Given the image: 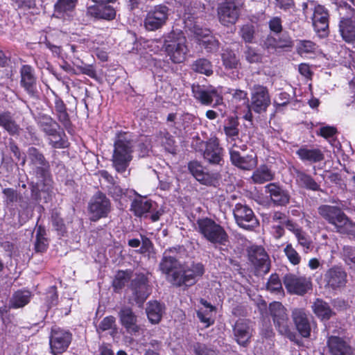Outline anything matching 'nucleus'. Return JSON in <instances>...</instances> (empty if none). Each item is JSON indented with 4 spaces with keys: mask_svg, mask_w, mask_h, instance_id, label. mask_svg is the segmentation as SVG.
Returning <instances> with one entry per match:
<instances>
[{
    "mask_svg": "<svg viewBox=\"0 0 355 355\" xmlns=\"http://www.w3.org/2000/svg\"><path fill=\"white\" fill-rule=\"evenodd\" d=\"M159 269L166 275L167 280L176 286H192L204 273L201 263L182 266L175 258L167 255L166 252L159 263Z\"/></svg>",
    "mask_w": 355,
    "mask_h": 355,
    "instance_id": "f257e3e1",
    "label": "nucleus"
},
{
    "mask_svg": "<svg viewBox=\"0 0 355 355\" xmlns=\"http://www.w3.org/2000/svg\"><path fill=\"white\" fill-rule=\"evenodd\" d=\"M134 137L129 132H121L114 142L113 165L119 173H123L132 159Z\"/></svg>",
    "mask_w": 355,
    "mask_h": 355,
    "instance_id": "7ed1b4c3",
    "label": "nucleus"
},
{
    "mask_svg": "<svg viewBox=\"0 0 355 355\" xmlns=\"http://www.w3.org/2000/svg\"><path fill=\"white\" fill-rule=\"evenodd\" d=\"M146 313L150 322L153 324H157L162 318V306L157 301L150 302L146 308Z\"/></svg>",
    "mask_w": 355,
    "mask_h": 355,
    "instance_id": "c03bdc74",
    "label": "nucleus"
},
{
    "mask_svg": "<svg viewBox=\"0 0 355 355\" xmlns=\"http://www.w3.org/2000/svg\"><path fill=\"white\" fill-rule=\"evenodd\" d=\"M266 193L269 194L272 202L279 206L286 205L290 200L288 192L276 183H270L265 187Z\"/></svg>",
    "mask_w": 355,
    "mask_h": 355,
    "instance_id": "cd10ccee",
    "label": "nucleus"
},
{
    "mask_svg": "<svg viewBox=\"0 0 355 355\" xmlns=\"http://www.w3.org/2000/svg\"><path fill=\"white\" fill-rule=\"evenodd\" d=\"M186 37L181 31H173L164 39V46L167 55L174 63H182L189 51Z\"/></svg>",
    "mask_w": 355,
    "mask_h": 355,
    "instance_id": "39448f33",
    "label": "nucleus"
},
{
    "mask_svg": "<svg viewBox=\"0 0 355 355\" xmlns=\"http://www.w3.org/2000/svg\"><path fill=\"white\" fill-rule=\"evenodd\" d=\"M196 230L211 243L225 245L227 241L228 236L224 227L209 218L198 219Z\"/></svg>",
    "mask_w": 355,
    "mask_h": 355,
    "instance_id": "423d86ee",
    "label": "nucleus"
},
{
    "mask_svg": "<svg viewBox=\"0 0 355 355\" xmlns=\"http://www.w3.org/2000/svg\"><path fill=\"white\" fill-rule=\"evenodd\" d=\"M130 290L132 299H130V301L132 300L141 306L150 294L147 277L142 273L137 275L131 282Z\"/></svg>",
    "mask_w": 355,
    "mask_h": 355,
    "instance_id": "a211bd4d",
    "label": "nucleus"
},
{
    "mask_svg": "<svg viewBox=\"0 0 355 355\" xmlns=\"http://www.w3.org/2000/svg\"><path fill=\"white\" fill-rule=\"evenodd\" d=\"M120 323L128 334L135 336L141 330L138 318L129 306H122L119 312Z\"/></svg>",
    "mask_w": 355,
    "mask_h": 355,
    "instance_id": "aec40b11",
    "label": "nucleus"
},
{
    "mask_svg": "<svg viewBox=\"0 0 355 355\" xmlns=\"http://www.w3.org/2000/svg\"><path fill=\"white\" fill-rule=\"evenodd\" d=\"M155 141L163 146L166 150L173 153L175 150V140L166 129L160 130L155 137Z\"/></svg>",
    "mask_w": 355,
    "mask_h": 355,
    "instance_id": "a19ab883",
    "label": "nucleus"
},
{
    "mask_svg": "<svg viewBox=\"0 0 355 355\" xmlns=\"http://www.w3.org/2000/svg\"><path fill=\"white\" fill-rule=\"evenodd\" d=\"M202 305L197 311V316L200 321L208 327L214 323L215 320V307L204 300H201Z\"/></svg>",
    "mask_w": 355,
    "mask_h": 355,
    "instance_id": "f704fd0d",
    "label": "nucleus"
},
{
    "mask_svg": "<svg viewBox=\"0 0 355 355\" xmlns=\"http://www.w3.org/2000/svg\"><path fill=\"white\" fill-rule=\"evenodd\" d=\"M274 178V173L265 165L259 167L252 174V179L254 183L263 184Z\"/></svg>",
    "mask_w": 355,
    "mask_h": 355,
    "instance_id": "37998d69",
    "label": "nucleus"
},
{
    "mask_svg": "<svg viewBox=\"0 0 355 355\" xmlns=\"http://www.w3.org/2000/svg\"><path fill=\"white\" fill-rule=\"evenodd\" d=\"M284 252L289 260L293 265H297L301 261V257L297 252L293 248L291 244H288L284 248Z\"/></svg>",
    "mask_w": 355,
    "mask_h": 355,
    "instance_id": "13d9d810",
    "label": "nucleus"
},
{
    "mask_svg": "<svg viewBox=\"0 0 355 355\" xmlns=\"http://www.w3.org/2000/svg\"><path fill=\"white\" fill-rule=\"evenodd\" d=\"M15 6L19 9L28 10L35 7V2L34 0H12Z\"/></svg>",
    "mask_w": 355,
    "mask_h": 355,
    "instance_id": "0e129e2a",
    "label": "nucleus"
},
{
    "mask_svg": "<svg viewBox=\"0 0 355 355\" xmlns=\"http://www.w3.org/2000/svg\"><path fill=\"white\" fill-rule=\"evenodd\" d=\"M294 172L296 183L300 187L312 191H318L320 189V185L311 175L297 168H294Z\"/></svg>",
    "mask_w": 355,
    "mask_h": 355,
    "instance_id": "4c0bfd02",
    "label": "nucleus"
},
{
    "mask_svg": "<svg viewBox=\"0 0 355 355\" xmlns=\"http://www.w3.org/2000/svg\"><path fill=\"white\" fill-rule=\"evenodd\" d=\"M97 6L96 17L105 19H112L116 15L115 10L110 6H103L104 3H99Z\"/></svg>",
    "mask_w": 355,
    "mask_h": 355,
    "instance_id": "3c124183",
    "label": "nucleus"
},
{
    "mask_svg": "<svg viewBox=\"0 0 355 355\" xmlns=\"http://www.w3.org/2000/svg\"><path fill=\"white\" fill-rule=\"evenodd\" d=\"M76 1L77 0H58L54 6L53 15L58 18H64L74 8Z\"/></svg>",
    "mask_w": 355,
    "mask_h": 355,
    "instance_id": "ea45409f",
    "label": "nucleus"
},
{
    "mask_svg": "<svg viewBox=\"0 0 355 355\" xmlns=\"http://www.w3.org/2000/svg\"><path fill=\"white\" fill-rule=\"evenodd\" d=\"M223 64L227 71H230L228 76L232 79L239 78V60L236 54L231 50L225 49L221 53Z\"/></svg>",
    "mask_w": 355,
    "mask_h": 355,
    "instance_id": "7c9ffc66",
    "label": "nucleus"
},
{
    "mask_svg": "<svg viewBox=\"0 0 355 355\" xmlns=\"http://www.w3.org/2000/svg\"><path fill=\"white\" fill-rule=\"evenodd\" d=\"M3 202L8 209H12L14 204L21 200V196L18 193L17 190L12 188H6L3 189Z\"/></svg>",
    "mask_w": 355,
    "mask_h": 355,
    "instance_id": "a18cd8bd",
    "label": "nucleus"
},
{
    "mask_svg": "<svg viewBox=\"0 0 355 355\" xmlns=\"http://www.w3.org/2000/svg\"><path fill=\"white\" fill-rule=\"evenodd\" d=\"M185 27L193 33L198 38L200 45L204 46L207 52H216L219 49L218 41L212 35L207 28H203L196 22L190 19H187L184 21Z\"/></svg>",
    "mask_w": 355,
    "mask_h": 355,
    "instance_id": "1a4fd4ad",
    "label": "nucleus"
},
{
    "mask_svg": "<svg viewBox=\"0 0 355 355\" xmlns=\"http://www.w3.org/2000/svg\"><path fill=\"white\" fill-rule=\"evenodd\" d=\"M249 259L259 272L267 273L269 271V258L263 248L257 245L251 247Z\"/></svg>",
    "mask_w": 355,
    "mask_h": 355,
    "instance_id": "5701e85b",
    "label": "nucleus"
},
{
    "mask_svg": "<svg viewBox=\"0 0 355 355\" xmlns=\"http://www.w3.org/2000/svg\"><path fill=\"white\" fill-rule=\"evenodd\" d=\"M250 110L261 114L265 112L271 103L270 96L266 87L255 84L250 88Z\"/></svg>",
    "mask_w": 355,
    "mask_h": 355,
    "instance_id": "9d476101",
    "label": "nucleus"
},
{
    "mask_svg": "<svg viewBox=\"0 0 355 355\" xmlns=\"http://www.w3.org/2000/svg\"><path fill=\"white\" fill-rule=\"evenodd\" d=\"M342 257L345 263L350 267L355 265V248L345 245L343 248Z\"/></svg>",
    "mask_w": 355,
    "mask_h": 355,
    "instance_id": "5fc2aeb1",
    "label": "nucleus"
},
{
    "mask_svg": "<svg viewBox=\"0 0 355 355\" xmlns=\"http://www.w3.org/2000/svg\"><path fill=\"white\" fill-rule=\"evenodd\" d=\"M192 92L195 98L202 105H209L214 102V105H219L223 98L218 91L213 88H205L200 85H193Z\"/></svg>",
    "mask_w": 355,
    "mask_h": 355,
    "instance_id": "6ab92c4d",
    "label": "nucleus"
},
{
    "mask_svg": "<svg viewBox=\"0 0 355 355\" xmlns=\"http://www.w3.org/2000/svg\"><path fill=\"white\" fill-rule=\"evenodd\" d=\"M290 100V95L285 92H281L275 99V105L277 108L280 106H284L288 104Z\"/></svg>",
    "mask_w": 355,
    "mask_h": 355,
    "instance_id": "69168bd1",
    "label": "nucleus"
},
{
    "mask_svg": "<svg viewBox=\"0 0 355 355\" xmlns=\"http://www.w3.org/2000/svg\"><path fill=\"white\" fill-rule=\"evenodd\" d=\"M245 57L247 61L250 63H257L261 62L262 55L256 49L248 46L245 51Z\"/></svg>",
    "mask_w": 355,
    "mask_h": 355,
    "instance_id": "052dcab7",
    "label": "nucleus"
},
{
    "mask_svg": "<svg viewBox=\"0 0 355 355\" xmlns=\"http://www.w3.org/2000/svg\"><path fill=\"white\" fill-rule=\"evenodd\" d=\"M239 123L236 119L234 117L228 119L227 123L224 126L226 141L228 147H239L242 151H245L247 146L239 139Z\"/></svg>",
    "mask_w": 355,
    "mask_h": 355,
    "instance_id": "412c9836",
    "label": "nucleus"
},
{
    "mask_svg": "<svg viewBox=\"0 0 355 355\" xmlns=\"http://www.w3.org/2000/svg\"><path fill=\"white\" fill-rule=\"evenodd\" d=\"M31 299V293L27 290L16 291L10 300L9 307L19 309L26 306Z\"/></svg>",
    "mask_w": 355,
    "mask_h": 355,
    "instance_id": "58836bf2",
    "label": "nucleus"
},
{
    "mask_svg": "<svg viewBox=\"0 0 355 355\" xmlns=\"http://www.w3.org/2000/svg\"><path fill=\"white\" fill-rule=\"evenodd\" d=\"M318 212L323 218L334 225L336 228L342 222L345 216L339 207L327 205L319 207Z\"/></svg>",
    "mask_w": 355,
    "mask_h": 355,
    "instance_id": "c85d7f7f",
    "label": "nucleus"
},
{
    "mask_svg": "<svg viewBox=\"0 0 355 355\" xmlns=\"http://www.w3.org/2000/svg\"><path fill=\"white\" fill-rule=\"evenodd\" d=\"M169 9L165 5H157L150 8L144 21L145 28L149 31H155L162 28L168 21Z\"/></svg>",
    "mask_w": 355,
    "mask_h": 355,
    "instance_id": "6e6552de",
    "label": "nucleus"
},
{
    "mask_svg": "<svg viewBox=\"0 0 355 355\" xmlns=\"http://www.w3.org/2000/svg\"><path fill=\"white\" fill-rule=\"evenodd\" d=\"M0 127L10 135H19L21 130L19 125L15 121L14 114L8 111L0 113Z\"/></svg>",
    "mask_w": 355,
    "mask_h": 355,
    "instance_id": "72a5a7b5",
    "label": "nucleus"
},
{
    "mask_svg": "<svg viewBox=\"0 0 355 355\" xmlns=\"http://www.w3.org/2000/svg\"><path fill=\"white\" fill-rule=\"evenodd\" d=\"M110 200L101 192L96 193L90 200L89 204V211L90 219L96 221L101 218L107 216L110 211Z\"/></svg>",
    "mask_w": 355,
    "mask_h": 355,
    "instance_id": "dca6fc26",
    "label": "nucleus"
},
{
    "mask_svg": "<svg viewBox=\"0 0 355 355\" xmlns=\"http://www.w3.org/2000/svg\"><path fill=\"white\" fill-rule=\"evenodd\" d=\"M312 309L314 313L321 320H329L333 314L328 304L320 299L314 302Z\"/></svg>",
    "mask_w": 355,
    "mask_h": 355,
    "instance_id": "79ce46f5",
    "label": "nucleus"
},
{
    "mask_svg": "<svg viewBox=\"0 0 355 355\" xmlns=\"http://www.w3.org/2000/svg\"><path fill=\"white\" fill-rule=\"evenodd\" d=\"M292 317L300 334L304 338L309 337L311 333V325L305 311L300 308L294 309Z\"/></svg>",
    "mask_w": 355,
    "mask_h": 355,
    "instance_id": "2f4dec72",
    "label": "nucleus"
},
{
    "mask_svg": "<svg viewBox=\"0 0 355 355\" xmlns=\"http://www.w3.org/2000/svg\"><path fill=\"white\" fill-rule=\"evenodd\" d=\"M156 205L152 200L146 198H139L135 199L131 204V209L137 216H142L150 211H155Z\"/></svg>",
    "mask_w": 355,
    "mask_h": 355,
    "instance_id": "e433bc0d",
    "label": "nucleus"
},
{
    "mask_svg": "<svg viewBox=\"0 0 355 355\" xmlns=\"http://www.w3.org/2000/svg\"><path fill=\"white\" fill-rule=\"evenodd\" d=\"M337 232L347 234L355 239V223L350 220L346 215L336 227Z\"/></svg>",
    "mask_w": 355,
    "mask_h": 355,
    "instance_id": "49530a36",
    "label": "nucleus"
},
{
    "mask_svg": "<svg viewBox=\"0 0 355 355\" xmlns=\"http://www.w3.org/2000/svg\"><path fill=\"white\" fill-rule=\"evenodd\" d=\"M295 238L297 240L299 245H300L304 250H309L311 247V240L307 234L303 230L297 234Z\"/></svg>",
    "mask_w": 355,
    "mask_h": 355,
    "instance_id": "e2e57ef3",
    "label": "nucleus"
},
{
    "mask_svg": "<svg viewBox=\"0 0 355 355\" xmlns=\"http://www.w3.org/2000/svg\"><path fill=\"white\" fill-rule=\"evenodd\" d=\"M269 311L279 334L292 340L294 335L290 331L288 314L282 304L279 302L270 304Z\"/></svg>",
    "mask_w": 355,
    "mask_h": 355,
    "instance_id": "9b49d317",
    "label": "nucleus"
},
{
    "mask_svg": "<svg viewBox=\"0 0 355 355\" xmlns=\"http://www.w3.org/2000/svg\"><path fill=\"white\" fill-rule=\"evenodd\" d=\"M37 123L42 131L51 137L50 144L53 147L56 148L67 147V141L58 130L60 128L59 124L50 116L46 114L40 115L37 118Z\"/></svg>",
    "mask_w": 355,
    "mask_h": 355,
    "instance_id": "0eeeda50",
    "label": "nucleus"
},
{
    "mask_svg": "<svg viewBox=\"0 0 355 355\" xmlns=\"http://www.w3.org/2000/svg\"><path fill=\"white\" fill-rule=\"evenodd\" d=\"M324 279L327 286L336 290L346 285L347 273L341 267L334 266L325 272Z\"/></svg>",
    "mask_w": 355,
    "mask_h": 355,
    "instance_id": "b1692460",
    "label": "nucleus"
},
{
    "mask_svg": "<svg viewBox=\"0 0 355 355\" xmlns=\"http://www.w3.org/2000/svg\"><path fill=\"white\" fill-rule=\"evenodd\" d=\"M28 156L37 178L35 184L32 185V197L36 200H41L42 193H48L51 188V180L46 170V163L44 156L35 148L28 149Z\"/></svg>",
    "mask_w": 355,
    "mask_h": 355,
    "instance_id": "f03ea898",
    "label": "nucleus"
},
{
    "mask_svg": "<svg viewBox=\"0 0 355 355\" xmlns=\"http://www.w3.org/2000/svg\"><path fill=\"white\" fill-rule=\"evenodd\" d=\"M52 223L55 229L58 232V234L63 235L65 232V226L63 223L62 219L57 214L52 216Z\"/></svg>",
    "mask_w": 355,
    "mask_h": 355,
    "instance_id": "338daca9",
    "label": "nucleus"
},
{
    "mask_svg": "<svg viewBox=\"0 0 355 355\" xmlns=\"http://www.w3.org/2000/svg\"><path fill=\"white\" fill-rule=\"evenodd\" d=\"M189 169L193 176L201 184L211 186L214 185L218 175L205 172L202 166L198 162L193 161L189 164Z\"/></svg>",
    "mask_w": 355,
    "mask_h": 355,
    "instance_id": "bb28decb",
    "label": "nucleus"
},
{
    "mask_svg": "<svg viewBox=\"0 0 355 355\" xmlns=\"http://www.w3.org/2000/svg\"><path fill=\"white\" fill-rule=\"evenodd\" d=\"M328 346L331 355H351V347L341 338L331 336L328 340Z\"/></svg>",
    "mask_w": 355,
    "mask_h": 355,
    "instance_id": "c9c22d12",
    "label": "nucleus"
},
{
    "mask_svg": "<svg viewBox=\"0 0 355 355\" xmlns=\"http://www.w3.org/2000/svg\"><path fill=\"white\" fill-rule=\"evenodd\" d=\"M303 14L310 16L315 31L320 36L325 37L329 33V13L327 8L317 1L309 0L302 4Z\"/></svg>",
    "mask_w": 355,
    "mask_h": 355,
    "instance_id": "20e7f679",
    "label": "nucleus"
},
{
    "mask_svg": "<svg viewBox=\"0 0 355 355\" xmlns=\"http://www.w3.org/2000/svg\"><path fill=\"white\" fill-rule=\"evenodd\" d=\"M317 45L310 40L300 41L297 45V50L302 56H306L310 53H313L317 50Z\"/></svg>",
    "mask_w": 355,
    "mask_h": 355,
    "instance_id": "09e8293b",
    "label": "nucleus"
},
{
    "mask_svg": "<svg viewBox=\"0 0 355 355\" xmlns=\"http://www.w3.org/2000/svg\"><path fill=\"white\" fill-rule=\"evenodd\" d=\"M71 340V334L66 330L54 327L50 336V347L53 355H59L65 352Z\"/></svg>",
    "mask_w": 355,
    "mask_h": 355,
    "instance_id": "f3484780",
    "label": "nucleus"
},
{
    "mask_svg": "<svg viewBox=\"0 0 355 355\" xmlns=\"http://www.w3.org/2000/svg\"><path fill=\"white\" fill-rule=\"evenodd\" d=\"M291 42L289 40H284L283 42H278L275 38L272 37H268L264 42V46L269 51L270 49H276L277 48H283L289 46Z\"/></svg>",
    "mask_w": 355,
    "mask_h": 355,
    "instance_id": "4d7b16f0",
    "label": "nucleus"
},
{
    "mask_svg": "<svg viewBox=\"0 0 355 355\" xmlns=\"http://www.w3.org/2000/svg\"><path fill=\"white\" fill-rule=\"evenodd\" d=\"M230 160L233 165L242 169L250 171L257 165V157L252 155L241 156L239 147H228Z\"/></svg>",
    "mask_w": 355,
    "mask_h": 355,
    "instance_id": "4be33fe9",
    "label": "nucleus"
},
{
    "mask_svg": "<svg viewBox=\"0 0 355 355\" xmlns=\"http://www.w3.org/2000/svg\"><path fill=\"white\" fill-rule=\"evenodd\" d=\"M233 214L237 225L244 230H252L259 225L253 211L245 205L236 204Z\"/></svg>",
    "mask_w": 355,
    "mask_h": 355,
    "instance_id": "4468645a",
    "label": "nucleus"
},
{
    "mask_svg": "<svg viewBox=\"0 0 355 355\" xmlns=\"http://www.w3.org/2000/svg\"><path fill=\"white\" fill-rule=\"evenodd\" d=\"M296 155L304 163L314 164L322 161L324 158V154L319 148H308L306 146L300 147Z\"/></svg>",
    "mask_w": 355,
    "mask_h": 355,
    "instance_id": "473e14b6",
    "label": "nucleus"
},
{
    "mask_svg": "<svg viewBox=\"0 0 355 355\" xmlns=\"http://www.w3.org/2000/svg\"><path fill=\"white\" fill-rule=\"evenodd\" d=\"M48 246V240L46 238V230L39 226L36 232L35 249L37 252L44 251Z\"/></svg>",
    "mask_w": 355,
    "mask_h": 355,
    "instance_id": "8fccbe9b",
    "label": "nucleus"
},
{
    "mask_svg": "<svg viewBox=\"0 0 355 355\" xmlns=\"http://www.w3.org/2000/svg\"><path fill=\"white\" fill-rule=\"evenodd\" d=\"M284 284L291 294L303 295L311 289L312 283L310 278L287 274L284 277Z\"/></svg>",
    "mask_w": 355,
    "mask_h": 355,
    "instance_id": "2eb2a0df",
    "label": "nucleus"
},
{
    "mask_svg": "<svg viewBox=\"0 0 355 355\" xmlns=\"http://www.w3.org/2000/svg\"><path fill=\"white\" fill-rule=\"evenodd\" d=\"M267 289L272 293L282 294L283 292L282 284L279 276L277 274L270 275L267 282Z\"/></svg>",
    "mask_w": 355,
    "mask_h": 355,
    "instance_id": "603ef678",
    "label": "nucleus"
},
{
    "mask_svg": "<svg viewBox=\"0 0 355 355\" xmlns=\"http://www.w3.org/2000/svg\"><path fill=\"white\" fill-rule=\"evenodd\" d=\"M194 350L196 355H216L214 351L208 349L205 345L199 343L194 346Z\"/></svg>",
    "mask_w": 355,
    "mask_h": 355,
    "instance_id": "774afa93",
    "label": "nucleus"
},
{
    "mask_svg": "<svg viewBox=\"0 0 355 355\" xmlns=\"http://www.w3.org/2000/svg\"><path fill=\"white\" fill-rule=\"evenodd\" d=\"M193 69L196 71L206 76H210L213 73L211 63L205 58L197 60L193 64Z\"/></svg>",
    "mask_w": 355,
    "mask_h": 355,
    "instance_id": "de8ad7c7",
    "label": "nucleus"
},
{
    "mask_svg": "<svg viewBox=\"0 0 355 355\" xmlns=\"http://www.w3.org/2000/svg\"><path fill=\"white\" fill-rule=\"evenodd\" d=\"M254 35V28L252 25L243 26L240 31V35L242 39L247 43L253 42Z\"/></svg>",
    "mask_w": 355,
    "mask_h": 355,
    "instance_id": "bf43d9fd",
    "label": "nucleus"
},
{
    "mask_svg": "<svg viewBox=\"0 0 355 355\" xmlns=\"http://www.w3.org/2000/svg\"><path fill=\"white\" fill-rule=\"evenodd\" d=\"M130 278V272L127 271H119L113 281V286L114 289L116 291L121 289L128 282Z\"/></svg>",
    "mask_w": 355,
    "mask_h": 355,
    "instance_id": "864d4df0",
    "label": "nucleus"
},
{
    "mask_svg": "<svg viewBox=\"0 0 355 355\" xmlns=\"http://www.w3.org/2000/svg\"><path fill=\"white\" fill-rule=\"evenodd\" d=\"M115 318L113 316H107L103 318V320L100 322L98 327H97V331L99 332L105 331L107 330L112 329L115 326Z\"/></svg>",
    "mask_w": 355,
    "mask_h": 355,
    "instance_id": "680f3d73",
    "label": "nucleus"
},
{
    "mask_svg": "<svg viewBox=\"0 0 355 355\" xmlns=\"http://www.w3.org/2000/svg\"><path fill=\"white\" fill-rule=\"evenodd\" d=\"M20 85L31 96H35L37 92V78L34 69L28 64H24L20 69Z\"/></svg>",
    "mask_w": 355,
    "mask_h": 355,
    "instance_id": "393cba45",
    "label": "nucleus"
},
{
    "mask_svg": "<svg viewBox=\"0 0 355 355\" xmlns=\"http://www.w3.org/2000/svg\"><path fill=\"white\" fill-rule=\"evenodd\" d=\"M233 330L238 344L242 346L247 345L252 336L250 322L245 320H239L236 322Z\"/></svg>",
    "mask_w": 355,
    "mask_h": 355,
    "instance_id": "c756f323",
    "label": "nucleus"
},
{
    "mask_svg": "<svg viewBox=\"0 0 355 355\" xmlns=\"http://www.w3.org/2000/svg\"><path fill=\"white\" fill-rule=\"evenodd\" d=\"M340 8L346 10V15L340 18V35L346 42L355 44V8L347 3Z\"/></svg>",
    "mask_w": 355,
    "mask_h": 355,
    "instance_id": "ddd939ff",
    "label": "nucleus"
},
{
    "mask_svg": "<svg viewBox=\"0 0 355 355\" xmlns=\"http://www.w3.org/2000/svg\"><path fill=\"white\" fill-rule=\"evenodd\" d=\"M242 6L241 0L225 1L220 3L218 7L220 22L227 26L234 24L239 17Z\"/></svg>",
    "mask_w": 355,
    "mask_h": 355,
    "instance_id": "f8f14e48",
    "label": "nucleus"
},
{
    "mask_svg": "<svg viewBox=\"0 0 355 355\" xmlns=\"http://www.w3.org/2000/svg\"><path fill=\"white\" fill-rule=\"evenodd\" d=\"M204 158L211 164H220L223 159V149L216 137H210L205 144Z\"/></svg>",
    "mask_w": 355,
    "mask_h": 355,
    "instance_id": "a878e982",
    "label": "nucleus"
},
{
    "mask_svg": "<svg viewBox=\"0 0 355 355\" xmlns=\"http://www.w3.org/2000/svg\"><path fill=\"white\" fill-rule=\"evenodd\" d=\"M229 92L232 95L234 103L243 105L248 103L247 92L241 89H230Z\"/></svg>",
    "mask_w": 355,
    "mask_h": 355,
    "instance_id": "6e6d98bb",
    "label": "nucleus"
}]
</instances>
